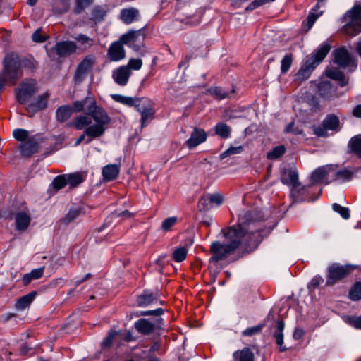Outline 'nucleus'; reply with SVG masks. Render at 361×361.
I'll return each instance as SVG.
<instances>
[{
	"instance_id": "50",
	"label": "nucleus",
	"mask_w": 361,
	"mask_h": 361,
	"mask_svg": "<svg viewBox=\"0 0 361 361\" xmlns=\"http://www.w3.org/2000/svg\"><path fill=\"white\" fill-rule=\"evenodd\" d=\"M332 209L334 212L338 213L344 219H348L350 218V210L348 207H344L337 203H334L332 204Z\"/></svg>"
},
{
	"instance_id": "21",
	"label": "nucleus",
	"mask_w": 361,
	"mask_h": 361,
	"mask_svg": "<svg viewBox=\"0 0 361 361\" xmlns=\"http://www.w3.org/2000/svg\"><path fill=\"white\" fill-rule=\"evenodd\" d=\"M131 75V71L128 67L121 66L116 68L112 72V77L115 82L121 86H125L128 82L130 76Z\"/></svg>"
},
{
	"instance_id": "36",
	"label": "nucleus",
	"mask_w": 361,
	"mask_h": 361,
	"mask_svg": "<svg viewBox=\"0 0 361 361\" xmlns=\"http://www.w3.org/2000/svg\"><path fill=\"white\" fill-rule=\"evenodd\" d=\"M36 295L37 293L35 291H32L25 295L22 296L16 302L15 307L20 310H25L30 305Z\"/></svg>"
},
{
	"instance_id": "37",
	"label": "nucleus",
	"mask_w": 361,
	"mask_h": 361,
	"mask_svg": "<svg viewBox=\"0 0 361 361\" xmlns=\"http://www.w3.org/2000/svg\"><path fill=\"white\" fill-rule=\"evenodd\" d=\"M73 110V106L64 105L59 106L56 111V120L61 123L67 121L71 116Z\"/></svg>"
},
{
	"instance_id": "28",
	"label": "nucleus",
	"mask_w": 361,
	"mask_h": 361,
	"mask_svg": "<svg viewBox=\"0 0 361 361\" xmlns=\"http://www.w3.org/2000/svg\"><path fill=\"white\" fill-rule=\"evenodd\" d=\"M325 1L326 0H317V4L310 11L307 18V30H310L317 18L322 15L323 11H319V8Z\"/></svg>"
},
{
	"instance_id": "9",
	"label": "nucleus",
	"mask_w": 361,
	"mask_h": 361,
	"mask_svg": "<svg viewBox=\"0 0 361 361\" xmlns=\"http://www.w3.org/2000/svg\"><path fill=\"white\" fill-rule=\"evenodd\" d=\"M350 273V267L334 263L329 266L326 286H331Z\"/></svg>"
},
{
	"instance_id": "24",
	"label": "nucleus",
	"mask_w": 361,
	"mask_h": 361,
	"mask_svg": "<svg viewBox=\"0 0 361 361\" xmlns=\"http://www.w3.org/2000/svg\"><path fill=\"white\" fill-rule=\"evenodd\" d=\"M307 187L298 183L290 188V198L294 203H301L307 198Z\"/></svg>"
},
{
	"instance_id": "2",
	"label": "nucleus",
	"mask_w": 361,
	"mask_h": 361,
	"mask_svg": "<svg viewBox=\"0 0 361 361\" xmlns=\"http://www.w3.org/2000/svg\"><path fill=\"white\" fill-rule=\"evenodd\" d=\"M1 74L7 80V83L15 85L22 76V67L24 61L13 53L6 54L3 60Z\"/></svg>"
},
{
	"instance_id": "32",
	"label": "nucleus",
	"mask_w": 361,
	"mask_h": 361,
	"mask_svg": "<svg viewBox=\"0 0 361 361\" xmlns=\"http://www.w3.org/2000/svg\"><path fill=\"white\" fill-rule=\"evenodd\" d=\"M20 154L22 156L28 157L35 153L38 148L37 143L31 140H28L20 145Z\"/></svg>"
},
{
	"instance_id": "5",
	"label": "nucleus",
	"mask_w": 361,
	"mask_h": 361,
	"mask_svg": "<svg viewBox=\"0 0 361 361\" xmlns=\"http://www.w3.org/2000/svg\"><path fill=\"white\" fill-rule=\"evenodd\" d=\"M345 21L348 22L343 29L346 34L355 36L361 32V6L355 5L344 16Z\"/></svg>"
},
{
	"instance_id": "59",
	"label": "nucleus",
	"mask_w": 361,
	"mask_h": 361,
	"mask_svg": "<svg viewBox=\"0 0 361 361\" xmlns=\"http://www.w3.org/2000/svg\"><path fill=\"white\" fill-rule=\"evenodd\" d=\"M142 66V61L140 59H130L128 61V65L129 70H140Z\"/></svg>"
},
{
	"instance_id": "56",
	"label": "nucleus",
	"mask_w": 361,
	"mask_h": 361,
	"mask_svg": "<svg viewBox=\"0 0 361 361\" xmlns=\"http://www.w3.org/2000/svg\"><path fill=\"white\" fill-rule=\"evenodd\" d=\"M262 328L263 325H257L247 328L242 332V335L243 336H252L253 335L258 334L261 332Z\"/></svg>"
},
{
	"instance_id": "40",
	"label": "nucleus",
	"mask_w": 361,
	"mask_h": 361,
	"mask_svg": "<svg viewBox=\"0 0 361 361\" xmlns=\"http://www.w3.org/2000/svg\"><path fill=\"white\" fill-rule=\"evenodd\" d=\"M112 98L114 101L128 106H134L136 109V105L140 103V99L126 97L121 94H113Z\"/></svg>"
},
{
	"instance_id": "31",
	"label": "nucleus",
	"mask_w": 361,
	"mask_h": 361,
	"mask_svg": "<svg viewBox=\"0 0 361 361\" xmlns=\"http://www.w3.org/2000/svg\"><path fill=\"white\" fill-rule=\"evenodd\" d=\"M284 326H285V324L283 321H281V320L277 321L276 324V331H275V333L274 335V336L275 338L276 343L278 345V346L279 347L280 351H281V352H284L287 349L286 346L283 345V331L284 329Z\"/></svg>"
},
{
	"instance_id": "7",
	"label": "nucleus",
	"mask_w": 361,
	"mask_h": 361,
	"mask_svg": "<svg viewBox=\"0 0 361 361\" xmlns=\"http://www.w3.org/2000/svg\"><path fill=\"white\" fill-rule=\"evenodd\" d=\"M209 252L212 255L209 260V267H212L219 261L225 260L235 251L225 242L214 241L210 245Z\"/></svg>"
},
{
	"instance_id": "26",
	"label": "nucleus",
	"mask_w": 361,
	"mask_h": 361,
	"mask_svg": "<svg viewBox=\"0 0 361 361\" xmlns=\"http://www.w3.org/2000/svg\"><path fill=\"white\" fill-rule=\"evenodd\" d=\"M158 300V294L154 293L149 290H145L137 298V305L147 307Z\"/></svg>"
},
{
	"instance_id": "46",
	"label": "nucleus",
	"mask_w": 361,
	"mask_h": 361,
	"mask_svg": "<svg viewBox=\"0 0 361 361\" xmlns=\"http://www.w3.org/2000/svg\"><path fill=\"white\" fill-rule=\"evenodd\" d=\"M188 255V250L185 247H179L174 250L173 259L176 262H181L185 259Z\"/></svg>"
},
{
	"instance_id": "41",
	"label": "nucleus",
	"mask_w": 361,
	"mask_h": 361,
	"mask_svg": "<svg viewBox=\"0 0 361 361\" xmlns=\"http://www.w3.org/2000/svg\"><path fill=\"white\" fill-rule=\"evenodd\" d=\"M214 130L215 133L223 139H227L231 136V128L225 123H216Z\"/></svg>"
},
{
	"instance_id": "22",
	"label": "nucleus",
	"mask_w": 361,
	"mask_h": 361,
	"mask_svg": "<svg viewBox=\"0 0 361 361\" xmlns=\"http://www.w3.org/2000/svg\"><path fill=\"white\" fill-rule=\"evenodd\" d=\"M336 166L329 164L318 167L311 174V180L312 183H320L323 181L326 177L335 171Z\"/></svg>"
},
{
	"instance_id": "64",
	"label": "nucleus",
	"mask_w": 361,
	"mask_h": 361,
	"mask_svg": "<svg viewBox=\"0 0 361 361\" xmlns=\"http://www.w3.org/2000/svg\"><path fill=\"white\" fill-rule=\"evenodd\" d=\"M44 270V267H40L39 269H33L30 272V275H31V276L32 277V279L34 280L38 279L43 276Z\"/></svg>"
},
{
	"instance_id": "23",
	"label": "nucleus",
	"mask_w": 361,
	"mask_h": 361,
	"mask_svg": "<svg viewBox=\"0 0 361 361\" xmlns=\"http://www.w3.org/2000/svg\"><path fill=\"white\" fill-rule=\"evenodd\" d=\"M207 137V135L203 129L195 128L185 144L189 149H192L205 142Z\"/></svg>"
},
{
	"instance_id": "30",
	"label": "nucleus",
	"mask_w": 361,
	"mask_h": 361,
	"mask_svg": "<svg viewBox=\"0 0 361 361\" xmlns=\"http://www.w3.org/2000/svg\"><path fill=\"white\" fill-rule=\"evenodd\" d=\"M120 172L117 164H108L102 169V176L105 180L109 181L116 179Z\"/></svg>"
},
{
	"instance_id": "8",
	"label": "nucleus",
	"mask_w": 361,
	"mask_h": 361,
	"mask_svg": "<svg viewBox=\"0 0 361 361\" xmlns=\"http://www.w3.org/2000/svg\"><path fill=\"white\" fill-rule=\"evenodd\" d=\"M341 129L338 117L335 114H328L322 122V126L314 128V134L318 137H326L327 130L338 132Z\"/></svg>"
},
{
	"instance_id": "29",
	"label": "nucleus",
	"mask_w": 361,
	"mask_h": 361,
	"mask_svg": "<svg viewBox=\"0 0 361 361\" xmlns=\"http://www.w3.org/2000/svg\"><path fill=\"white\" fill-rule=\"evenodd\" d=\"M233 357L234 361H255L254 353L248 347L235 351Z\"/></svg>"
},
{
	"instance_id": "34",
	"label": "nucleus",
	"mask_w": 361,
	"mask_h": 361,
	"mask_svg": "<svg viewBox=\"0 0 361 361\" xmlns=\"http://www.w3.org/2000/svg\"><path fill=\"white\" fill-rule=\"evenodd\" d=\"M326 75L329 78L338 81L341 87H344L348 83V78L338 68H332L327 71Z\"/></svg>"
},
{
	"instance_id": "4",
	"label": "nucleus",
	"mask_w": 361,
	"mask_h": 361,
	"mask_svg": "<svg viewBox=\"0 0 361 361\" xmlns=\"http://www.w3.org/2000/svg\"><path fill=\"white\" fill-rule=\"evenodd\" d=\"M90 116L96 123L85 128V134H87V144L92 142L94 138L101 137L104 133V126L111 121L107 112L99 106L95 108Z\"/></svg>"
},
{
	"instance_id": "12",
	"label": "nucleus",
	"mask_w": 361,
	"mask_h": 361,
	"mask_svg": "<svg viewBox=\"0 0 361 361\" xmlns=\"http://www.w3.org/2000/svg\"><path fill=\"white\" fill-rule=\"evenodd\" d=\"M163 324L162 318H157L154 321L146 319H140L135 323L137 331L143 334H149L156 329H160Z\"/></svg>"
},
{
	"instance_id": "1",
	"label": "nucleus",
	"mask_w": 361,
	"mask_h": 361,
	"mask_svg": "<svg viewBox=\"0 0 361 361\" xmlns=\"http://www.w3.org/2000/svg\"><path fill=\"white\" fill-rule=\"evenodd\" d=\"M263 220V215L257 209H243L238 215V224L221 230L225 243L233 250L242 249L247 252L255 250L262 237L259 222Z\"/></svg>"
},
{
	"instance_id": "11",
	"label": "nucleus",
	"mask_w": 361,
	"mask_h": 361,
	"mask_svg": "<svg viewBox=\"0 0 361 361\" xmlns=\"http://www.w3.org/2000/svg\"><path fill=\"white\" fill-rule=\"evenodd\" d=\"M334 61L343 68H350L354 71L357 67V62L345 47H341L334 51Z\"/></svg>"
},
{
	"instance_id": "58",
	"label": "nucleus",
	"mask_w": 361,
	"mask_h": 361,
	"mask_svg": "<svg viewBox=\"0 0 361 361\" xmlns=\"http://www.w3.org/2000/svg\"><path fill=\"white\" fill-rule=\"evenodd\" d=\"M197 207L200 211L208 210L211 208L212 205L207 195H204L199 200Z\"/></svg>"
},
{
	"instance_id": "61",
	"label": "nucleus",
	"mask_w": 361,
	"mask_h": 361,
	"mask_svg": "<svg viewBox=\"0 0 361 361\" xmlns=\"http://www.w3.org/2000/svg\"><path fill=\"white\" fill-rule=\"evenodd\" d=\"M207 195L208 197L211 205L216 204L217 206H219L223 202L222 196L219 193L208 194Z\"/></svg>"
},
{
	"instance_id": "51",
	"label": "nucleus",
	"mask_w": 361,
	"mask_h": 361,
	"mask_svg": "<svg viewBox=\"0 0 361 361\" xmlns=\"http://www.w3.org/2000/svg\"><path fill=\"white\" fill-rule=\"evenodd\" d=\"M13 137L18 141H24L29 137V132L23 128H16L13 131Z\"/></svg>"
},
{
	"instance_id": "27",
	"label": "nucleus",
	"mask_w": 361,
	"mask_h": 361,
	"mask_svg": "<svg viewBox=\"0 0 361 361\" xmlns=\"http://www.w3.org/2000/svg\"><path fill=\"white\" fill-rule=\"evenodd\" d=\"M348 152L361 159V134L353 136L348 142Z\"/></svg>"
},
{
	"instance_id": "17",
	"label": "nucleus",
	"mask_w": 361,
	"mask_h": 361,
	"mask_svg": "<svg viewBox=\"0 0 361 361\" xmlns=\"http://www.w3.org/2000/svg\"><path fill=\"white\" fill-rule=\"evenodd\" d=\"M77 49L75 42L73 41H62L57 42L53 47V51L59 57H66L75 53Z\"/></svg>"
},
{
	"instance_id": "49",
	"label": "nucleus",
	"mask_w": 361,
	"mask_h": 361,
	"mask_svg": "<svg viewBox=\"0 0 361 361\" xmlns=\"http://www.w3.org/2000/svg\"><path fill=\"white\" fill-rule=\"evenodd\" d=\"M293 62V55L288 54L282 59L281 61V71L282 73H286L290 69Z\"/></svg>"
},
{
	"instance_id": "45",
	"label": "nucleus",
	"mask_w": 361,
	"mask_h": 361,
	"mask_svg": "<svg viewBox=\"0 0 361 361\" xmlns=\"http://www.w3.org/2000/svg\"><path fill=\"white\" fill-rule=\"evenodd\" d=\"M286 152V147L283 145H279L274 147L267 154V159L274 160L282 157Z\"/></svg>"
},
{
	"instance_id": "48",
	"label": "nucleus",
	"mask_w": 361,
	"mask_h": 361,
	"mask_svg": "<svg viewBox=\"0 0 361 361\" xmlns=\"http://www.w3.org/2000/svg\"><path fill=\"white\" fill-rule=\"evenodd\" d=\"M106 16V11L101 6L94 7L91 13V19L95 22H101Z\"/></svg>"
},
{
	"instance_id": "39",
	"label": "nucleus",
	"mask_w": 361,
	"mask_h": 361,
	"mask_svg": "<svg viewBox=\"0 0 361 361\" xmlns=\"http://www.w3.org/2000/svg\"><path fill=\"white\" fill-rule=\"evenodd\" d=\"M139 11L135 8L123 9L121 11V18L126 24L132 23L138 16Z\"/></svg>"
},
{
	"instance_id": "18",
	"label": "nucleus",
	"mask_w": 361,
	"mask_h": 361,
	"mask_svg": "<svg viewBox=\"0 0 361 361\" xmlns=\"http://www.w3.org/2000/svg\"><path fill=\"white\" fill-rule=\"evenodd\" d=\"M15 229L17 231H25L31 222L30 214L27 211H18L14 214Z\"/></svg>"
},
{
	"instance_id": "42",
	"label": "nucleus",
	"mask_w": 361,
	"mask_h": 361,
	"mask_svg": "<svg viewBox=\"0 0 361 361\" xmlns=\"http://www.w3.org/2000/svg\"><path fill=\"white\" fill-rule=\"evenodd\" d=\"M81 212L82 209L80 207H72L66 215L63 217L61 221L62 223L68 224L78 218L81 214Z\"/></svg>"
},
{
	"instance_id": "14",
	"label": "nucleus",
	"mask_w": 361,
	"mask_h": 361,
	"mask_svg": "<svg viewBox=\"0 0 361 361\" xmlns=\"http://www.w3.org/2000/svg\"><path fill=\"white\" fill-rule=\"evenodd\" d=\"M97 106L94 97L87 95L84 99L73 102V110L75 112H85L90 116Z\"/></svg>"
},
{
	"instance_id": "35",
	"label": "nucleus",
	"mask_w": 361,
	"mask_h": 361,
	"mask_svg": "<svg viewBox=\"0 0 361 361\" xmlns=\"http://www.w3.org/2000/svg\"><path fill=\"white\" fill-rule=\"evenodd\" d=\"M208 91L213 97L220 100L231 97L235 92L234 88H232L231 90H226L221 87H211Z\"/></svg>"
},
{
	"instance_id": "33",
	"label": "nucleus",
	"mask_w": 361,
	"mask_h": 361,
	"mask_svg": "<svg viewBox=\"0 0 361 361\" xmlns=\"http://www.w3.org/2000/svg\"><path fill=\"white\" fill-rule=\"evenodd\" d=\"M281 182L285 184L291 186L300 183L298 180V173L296 170L288 169L283 173L281 178Z\"/></svg>"
},
{
	"instance_id": "38",
	"label": "nucleus",
	"mask_w": 361,
	"mask_h": 361,
	"mask_svg": "<svg viewBox=\"0 0 361 361\" xmlns=\"http://www.w3.org/2000/svg\"><path fill=\"white\" fill-rule=\"evenodd\" d=\"M69 0H52V11L54 14H63L69 10Z\"/></svg>"
},
{
	"instance_id": "10",
	"label": "nucleus",
	"mask_w": 361,
	"mask_h": 361,
	"mask_svg": "<svg viewBox=\"0 0 361 361\" xmlns=\"http://www.w3.org/2000/svg\"><path fill=\"white\" fill-rule=\"evenodd\" d=\"M136 111L141 115V128L147 126L154 118L155 110L153 102L148 98H140Z\"/></svg>"
},
{
	"instance_id": "53",
	"label": "nucleus",
	"mask_w": 361,
	"mask_h": 361,
	"mask_svg": "<svg viewBox=\"0 0 361 361\" xmlns=\"http://www.w3.org/2000/svg\"><path fill=\"white\" fill-rule=\"evenodd\" d=\"M345 322L357 329H361V316H348L345 318Z\"/></svg>"
},
{
	"instance_id": "43",
	"label": "nucleus",
	"mask_w": 361,
	"mask_h": 361,
	"mask_svg": "<svg viewBox=\"0 0 361 361\" xmlns=\"http://www.w3.org/2000/svg\"><path fill=\"white\" fill-rule=\"evenodd\" d=\"M92 118L88 116H79L75 118L73 121L74 127L78 130H82L85 127L90 126Z\"/></svg>"
},
{
	"instance_id": "13",
	"label": "nucleus",
	"mask_w": 361,
	"mask_h": 361,
	"mask_svg": "<svg viewBox=\"0 0 361 361\" xmlns=\"http://www.w3.org/2000/svg\"><path fill=\"white\" fill-rule=\"evenodd\" d=\"M49 98V94L47 92L39 95L34 102L26 106L27 116L32 117L37 112L45 109L47 107Z\"/></svg>"
},
{
	"instance_id": "16",
	"label": "nucleus",
	"mask_w": 361,
	"mask_h": 361,
	"mask_svg": "<svg viewBox=\"0 0 361 361\" xmlns=\"http://www.w3.org/2000/svg\"><path fill=\"white\" fill-rule=\"evenodd\" d=\"M336 169V168L335 169ZM361 171L360 167H353L350 169L348 168H343L333 171V180L338 181L339 183H343L351 180L355 174Z\"/></svg>"
},
{
	"instance_id": "60",
	"label": "nucleus",
	"mask_w": 361,
	"mask_h": 361,
	"mask_svg": "<svg viewBox=\"0 0 361 361\" xmlns=\"http://www.w3.org/2000/svg\"><path fill=\"white\" fill-rule=\"evenodd\" d=\"M177 222V218L175 216H171L166 218L164 220L161 224V228L164 231H169L171 228L176 224Z\"/></svg>"
},
{
	"instance_id": "44",
	"label": "nucleus",
	"mask_w": 361,
	"mask_h": 361,
	"mask_svg": "<svg viewBox=\"0 0 361 361\" xmlns=\"http://www.w3.org/2000/svg\"><path fill=\"white\" fill-rule=\"evenodd\" d=\"M67 184L71 187H75L83 182L84 178L80 173H75L66 175Z\"/></svg>"
},
{
	"instance_id": "55",
	"label": "nucleus",
	"mask_w": 361,
	"mask_h": 361,
	"mask_svg": "<svg viewBox=\"0 0 361 361\" xmlns=\"http://www.w3.org/2000/svg\"><path fill=\"white\" fill-rule=\"evenodd\" d=\"M74 38L76 41L81 43V44L87 45L88 47L92 46L94 43L93 39L83 34H79L76 35Z\"/></svg>"
},
{
	"instance_id": "47",
	"label": "nucleus",
	"mask_w": 361,
	"mask_h": 361,
	"mask_svg": "<svg viewBox=\"0 0 361 361\" xmlns=\"http://www.w3.org/2000/svg\"><path fill=\"white\" fill-rule=\"evenodd\" d=\"M349 298L353 301L361 299V282H356L349 291Z\"/></svg>"
},
{
	"instance_id": "62",
	"label": "nucleus",
	"mask_w": 361,
	"mask_h": 361,
	"mask_svg": "<svg viewBox=\"0 0 361 361\" xmlns=\"http://www.w3.org/2000/svg\"><path fill=\"white\" fill-rule=\"evenodd\" d=\"M118 334L117 331H111L108 336L102 341V346L104 348L109 347L114 340V338Z\"/></svg>"
},
{
	"instance_id": "20",
	"label": "nucleus",
	"mask_w": 361,
	"mask_h": 361,
	"mask_svg": "<svg viewBox=\"0 0 361 361\" xmlns=\"http://www.w3.org/2000/svg\"><path fill=\"white\" fill-rule=\"evenodd\" d=\"M144 38L142 29L138 30H130L128 32L122 35L119 41L123 44L128 45L132 49H135V43L138 42L140 39Z\"/></svg>"
},
{
	"instance_id": "25",
	"label": "nucleus",
	"mask_w": 361,
	"mask_h": 361,
	"mask_svg": "<svg viewBox=\"0 0 361 361\" xmlns=\"http://www.w3.org/2000/svg\"><path fill=\"white\" fill-rule=\"evenodd\" d=\"M317 92L324 99H331L335 95L336 89L329 81H322L318 85Z\"/></svg>"
},
{
	"instance_id": "6",
	"label": "nucleus",
	"mask_w": 361,
	"mask_h": 361,
	"mask_svg": "<svg viewBox=\"0 0 361 361\" xmlns=\"http://www.w3.org/2000/svg\"><path fill=\"white\" fill-rule=\"evenodd\" d=\"M37 83L33 80H23L15 89V97L20 104H26L37 92Z\"/></svg>"
},
{
	"instance_id": "3",
	"label": "nucleus",
	"mask_w": 361,
	"mask_h": 361,
	"mask_svg": "<svg viewBox=\"0 0 361 361\" xmlns=\"http://www.w3.org/2000/svg\"><path fill=\"white\" fill-rule=\"evenodd\" d=\"M331 49L329 42L322 44L317 51L311 55L307 56L304 65L298 72L296 76L298 80H307L311 73L323 61Z\"/></svg>"
},
{
	"instance_id": "19",
	"label": "nucleus",
	"mask_w": 361,
	"mask_h": 361,
	"mask_svg": "<svg viewBox=\"0 0 361 361\" xmlns=\"http://www.w3.org/2000/svg\"><path fill=\"white\" fill-rule=\"evenodd\" d=\"M94 61V58L92 56H87L78 64L75 73V79L77 81H82L84 77L87 74L89 71L92 68Z\"/></svg>"
},
{
	"instance_id": "52",
	"label": "nucleus",
	"mask_w": 361,
	"mask_h": 361,
	"mask_svg": "<svg viewBox=\"0 0 361 361\" xmlns=\"http://www.w3.org/2000/svg\"><path fill=\"white\" fill-rule=\"evenodd\" d=\"M56 190L62 189L67 184L66 176L60 175L56 176L51 183Z\"/></svg>"
},
{
	"instance_id": "57",
	"label": "nucleus",
	"mask_w": 361,
	"mask_h": 361,
	"mask_svg": "<svg viewBox=\"0 0 361 361\" xmlns=\"http://www.w3.org/2000/svg\"><path fill=\"white\" fill-rule=\"evenodd\" d=\"M164 312V309L162 308H157L154 310H147V311H140L136 314L137 317L140 316H160L163 314Z\"/></svg>"
},
{
	"instance_id": "63",
	"label": "nucleus",
	"mask_w": 361,
	"mask_h": 361,
	"mask_svg": "<svg viewBox=\"0 0 361 361\" xmlns=\"http://www.w3.org/2000/svg\"><path fill=\"white\" fill-rule=\"evenodd\" d=\"M323 282V278L319 275H317L312 279L310 284L309 286V288H313L314 289L317 288L319 286H320Z\"/></svg>"
},
{
	"instance_id": "54",
	"label": "nucleus",
	"mask_w": 361,
	"mask_h": 361,
	"mask_svg": "<svg viewBox=\"0 0 361 361\" xmlns=\"http://www.w3.org/2000/svg\"><path fill=\"white\" fill-rule=\"evenodd\" d=\"M243 148L242 146L231 147L228 149H226V151H224L223 153L221 154L220 158L221 159H223L228 156H231L233 154H240L243 152Z\"/></svg>"
},
{
	"instance_id": "15",
	"label": "nucleus",
	"mask_w": 361,
	"mask_h": 361,
	"mask_svg": "<svg viewBox=\"0 0 361 361\" xmlns=\"http://www.w3.org/2000/svg\"><path fill=\"white\" fill-rule=\"evenodd\" d=\"M107 58L110 61H120L126 58V51L123 44L119 41L112 42L106 54Z\"/></svg>"
}]
</instances>
